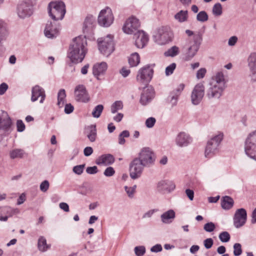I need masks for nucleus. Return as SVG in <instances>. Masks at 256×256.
<instances>
[{
	"instance_id": "obj_1",
	"label": "nucleus",
	"mask_w": 256,
	"mask_h": 256,
	"mask_svg": "<svg viewBox=\"0 0 256 256\" xmlns=\"http://www.w3.org/2000/svg\"><path fill=\"white\" fill-rule=\"evenodd\" d=\"M227 80L224 74L219 72L214 75L209 83L206 91V96L208 100H216L222 96L226 87Z\"/></svg>"
},
{
	"instance_id": "obj_2",
	"label": "nucleus",
	"mask_w": 256,
	"mask_h": 256,
	"mask_svg": "<svg viewBox=\"0 0 256 256\" xmlns=\"http://www.w3.org/2000/svg\"><path fill=\"white\" fill-rule=\"evenodd\" d=\"M202 36L200 34L194 35L192 40H189L182 47V58L188 61L192 59L198 52L200 41Z\"/></svg>"
},
{
	"instance_id": "obj_3",
	"label": "nucleus",
	"mask_w": 256,
	"mask_h": 256,
	"mask_svg": "<svg viewBox=\"0 0 256 256\" xmlns=\"http://www.w3.org/2000/svg\"><path fill=\"white\" fill-rule=\"evenodd\" d=\"M223 136L222 133L218 132L208 142L204 152L206 158H212L218 152L219 146L223 139Z\"/></svg>"
},
{
	"instance_id": "obj_4",
	"label": "nucleus",
	"mask_w": 256,
	"mask_h": 256,
	"mask_svg": "<svg viewBox=\"0 0 256 256\" xmlns=\"http://www.w3.org/2000/svg\"><path fill=\"white\" fill-rule=\"evenodd\" d=\"M244 148L246 154L256 161V130L248 134L244 142Z\"/></svg>"
},
{
	"instance_id": "obj_5",
	"label": "nucleus",
	"mask_w": 256,
	"mask_h": 256,
	"mask_svg": "<svg viewBox=\"0 0 256 256\" xmlns=\"http://www.w3.org/2000/svg\"><path fill=\"white\" fill-rule=\"evenodd\" d=\"M114 36L108 34L106 36L98 40V49L104 55L108 56L114 50Z\"/></svg>"
},
{
	"instance_id": "obj_6",
	"label": "nucleus",
	"mask_w": 256,
	"mask_h": 256,
	"mask_svg": "<svg viewBox=\"0 0 256 256\" xmlns=\"http://www.w3.org/2000/svg\"><path fill=\"white\" fill-rule=\"evenodd\" d=\"M48 13L54 20L62 19L66 13L64 3L62 2H50L48 5Z\"/></svg>"
},
{
	"instance_id": "obj_7",
	"label": "nucleus",
	"mask_w": 256,
	"mask_h": 256,
	"mask_svg": "<svg viewBox=\"0 0 256 256\" xmlns=\"http://www.w3.org/2000/svg\"><path fill=\"white\" fill-rule=\"evenodd\" d=\"M12 124V120L8 114L2 110L0 112V141L11 132Z\"/></svg>"
},
{
	"instance_id": "obj_8",
	"label": "nucleus",
	"mask_w": 256,
	"mask_h": 256,
	"mask_svg": "<svg viewBox=\"0 0 256 256\" xmlns=\"http://www.w3.org/2000/svg\"><path fill=\"white\" fill-rule=\"evenodd\" d=\"M156 42L159 44H165L172 39V33L168 26H162L159 28L154 36Z\"/></svg>"
},
{
	"instance_id": "obj_9",
	"label": "nucleus",
	"mask_w": 256,
	"mask_h": 256,
	"mask_svg": "<svg viewBox=\"0 0 256 256\" xmlns=\"http://www.w3.org/2000/svg\"><path fill=\"white\" fill-rule=\"evenodd\" d=\"M136 158L139 159L145 167H150L154 164L156 156L150 148L146 147L141 149Z\"/></svg>"
},
{
	"instance_id": "obj_10",
	"label": "nucleus",
	"mask_w": 256,
	"mask_h": 256,
	"mask_svg": "<svg viewBox=\"0 0 256 256\" xmlns=\"http://www.w3.org/2000/svg\"><path fill=\"white\" fill-rule=\"evenodd\" d=\"M153 73V69L150 66H144L138 72L136 80L140 84L146 86L151 80Z\"/></svg>"
},
{
	"instance_id": "obj_11",
	"label": "nucleus",
	"mask_w": 256,
	"mask_h": 256,
	"mask_svg": "<svg viewBox=\"0 0 256 256\" xmlns=\"http://www.w3.org/2000/svg\"><path fill=\"white\" fill-rule=\"evenodd\" d=\"M114 16L111 9L108 7L102 10L98 16V22L100 25L108 27L113 22Z\"/></svg>"
},
{
	"instance_id": "obj_12",
	"label": "nucleus",
	"mask_w": 256,
	"mask_h": 256,
	"mask_svg": "<svg viewBox=\"0 0 256 256\" xmlns=\"http://www.w3.org/2000/svg\"><path fill=\"white\" fill-rule=\"evenodd\" d=\"M204 94V86L203 82L196 84L191 94L192 102L197 105L202 100Z\"/></svg>"
},
{
	"instance_id": "obj_13",
	"label": "nucleus",
	"mask_w": 256,
	"mask_h": 256,
	"mask_svg": "<svg viewBox=\"0 0 256 256\" xmlns=\"http://www.w3.org/2000/svg\"><path fill=\"white\" fill-rule=\"evenodd\" d=\"M145 167L139 159L134 158L130 164V178L135 180L140 176Z\"/></svg>"
},
{
	"instance_id": "obj_14",
	"label": "nucleus",
	"mask_w": 256,
	"mask_h": 256,
	"mask_svg": "<svg viewBox=\"0 0 256 256\" xmlns=\"http://www.w3.org/2000/svg\"><path fill=\"white\" fill-rule=\"evenodd\" d=\"M87 42L85 36H79L73 39L70 46V49L78 50L81 52H84L86 54L87 52Z\"/></svg>"
},
{
	"instance_id": "obj_15",
	"label": "nucleus",
	"mask_w": 256,
	"mask_h": 256,
	"mask_svg": "<svg viewBox=\"0 0 256 256\" xmlns=\"http://www.w3.org/2000/svg\"><path fill=\"white\" fill-rule=\"evenodd\" d=\"M74 94L75 99L78 102L86 103L90 100L88 94L86 86L83 84H79L76 86Z\"/></svg>"
},
{
	"instance_id": "obj_16",
	"label": "nucleus",
	"mask_w": 256,
	"mask_h": 256,
	"mask_svg": "<svg viewBox=\"0 0 256 256\" xmlns=\"http://www.w3.org/2000/svg\"><path fill=\"white\" fill-rule=\"evenodd\" d=\"M140 26L139 20L134 16H131L126 22L122 30L124 32L132 34L136 31Z\"/></svg>"
},
{
	"instance_id": "obj_17",
	"label": "nucleus",
	"mask_w": 256,
	"mask_h": 256,
	"mask_svg": "<svg viewBox=\"0 0 256 256\" xmlns=\"http://www.w3.org/2000/svg\"><path fill=\"white\" fill-rule=\"evenodd\" d=\"M247 214L245 209L241 208L236 210L234 217V226L236 228L243 226L246 220Z\"/></svg>"
},
{
	"instance_id": "obj_18",
	"label": "nucleus",
	"mask_w": 256,
	"mask_h": 256,
	"mask_svg": "<svg viewBox=\"0 0 256 256\" xmlns=\"http://www.w3.org/2000/svg\"><path fill=\"white\" fill-rule=\"evenodd\" d=\"M20 213L18 208H12L8 206L0 207V221L6 222L9 217Z\"/></svg>"
},
{
	"instance_id": "obj_19",
	"label": "nucleus",
	"mask_w": 256,
	"mask_h": 256,
	"mask_svg": "<svg viewBox=\"0 0 256 256\" xmlns=\"http://www.w3.org/2000/svg\"><path fill=\"white\" fill-rule=\"evenodd\" d=\"M135 44L138 48H143L148 40V35L142 30H138L134 34Z\"/></svg>"
},
{
	"instance_id": "obj_20",
	"label": "nucleus",
	"mask_w": 256,
	"mask_h": 256,
	"mask_svg": "<svg viewBox=\"0 0 256 256\" xmlns=\"http://www.w3.org/2000/svg\"><path fill=\"white\" fill-rule=\"evenodd\" d=\"M157 189L159 192H170L175 189V184L171 180H161L157 184Z\"/></svg>"
},
{
	"instance_id": "obj_21",
	"label": "nucleus",
	"mask_w": 256,
	"mask_h": 256,
	"mask_svg": "<svg viewBox=\"0 0 256 256\" xmlns=\"http://www.w3.org/2000/svg\"><path fill=\"white\" fill-rule=\"evenodd\" d=\"M39 98H40V102L42 104L46 98L45 92L42 88L36 85L32 88L31 100L34 102Z\"/></svg>"
},
{
	"instance_id": "obj_22",
	"label": "nucleus",
	"mask_w": 256,
	"mask_h": 256,
	"mask_svg": "<svg viewBox=\"0 0 256 256\" xmlns=\"http://www.w3.org/2000/svg\"><path fill=\"white\" fill-rule=\"evenodd\" d=\"M32 13V6L30 4L22 3L18 6V14L20 18H24Z\"/></svg>"
},
{
	"instance_id": "obj_23",
	"label": "nucleus",
	"mask_w": 256,
	"mask_h": 256,
	"mask_svg": "<svg viewBox=\"0 0 256 256\" xmlns=\"http://www.w3.org/2000/svg\"><path fill=\"white\" fill-rule=\"evenodd\" d=\"M192 142L191 137L187 134L182 132L176 136V142L177 146L180 147H186Z\"/></svg>"
},
{
	"instance_id": "obj_24",
	"label": "nucleus",
	"mask_w": 256,
	"mask_h": 256,
	"mask_svg": "<svg viewBox=\"0 0 256 256\" xmlns=\"http://www.w3.org/2000/svg\"><path fill=\"white\" fill-rule=\"evenodd\" d=\"M86 54L78 50H75L70 48L68 56L72 63H80L82 62Z\"/></svg>"
},
{
	"instance_id": "obj_25",
	"label": "nucleus",
	"mask_w": 256,
	"mask_h": 256,
	"mask_svg": "<svg viewBox=\"0 0 256 256\" xmlns=\"http://www.w3.org/2000/svg\"><path fill=\"white\" fill-rule=\"evenodd\" d=\"M154 96V90L152 88L144 89L141 96L140 103L142 105L147 104L153 98Z\"/></svg>"
},
{
	"instance_id": "obj_26",
	"label": "nucleus",
	"mask_w": 256,
	"mask_h": 256,
	"mask_svg": "<svg viewBox=\"0 0 256 256\" xmlns=\"http://www.w3.org/2000/svg\"><path fill=\"white\" fill-rule=\"evenodd\" d=\"M59 28H54L52 22L48 23L44 30L45 36L48 38H53L56 37L58 34Z\"/></svg>"
},
{
	"instance_id": "obj_27",
	"label": "nucleus",
	"mask_w": 256,
	"mask_h": 256,
	"mask_svg": "<svg viewBox=\"0 0 256 256\" xmlns=\"http://www.w3.org/2000/svg\"><path fill=\"white\" fill-rule=\"evenodd\" d=\"M114 161V156L110 154L101 156L96 160V164L98 165L108 166L112 164Z\"/></svg>"
},
{
	"instance_id": "obj_28",
	"label": "nucleus",
	"mask_w": 256,
	"mask_h": 256,
	"mask_svg": "<svg viewBox=\"0 0 256 256\" xmlns=\"http://www.w3.org/2000/svg\"><path fill=\"white\" fill-rule=\"evenodd\" d=\"M175 212L172 210H170L164 212L160 216L162 222L164 224H170L175 218Z\"/></svg>"
},
{
	"instance_id": "obj_29",
	"label": "nucleus",
	"mask_w": 256,
	"mask_h": 256,
	"mask_svg": "<svg viewBox=\"0 0 256 256\" xmlns=\"http://www.w3.org/2000/svg\"><path fill=\"white\" fill-rule=\"evenodd\" d=\"M107 68V65H94L93 74L98 80H99V76L104 75Z\"/></svg>"
},
{
	"instance_id": "obj_30",
	"label": "nucleus",
	"mask_w": 256,
	"mask_h": 256,
	"mask_svg": "<svg viewBox=\"0 0 256 256\" xmlns=\"http://www.w3.org/2000/svg\"><path fill=\"white\" fill-rule=\"evenodd\" d=\"M234 204L233 199L229 196H224L221 200V206L224 210H228L230 209L233 206Z\"/></svg>"
},
{
	"instance_id": "obj_31",
	"label": "nucleus",
	"mask_w": 256,
	"mask_h": 256,
	"mask_svg": "<svg viewBox=\"0 0 256 256\" xmlns=\"http://www.w3.org/2000/svg\"><path fill=\"white\" fill-rule=\"evenodd\" d=\"M26 154L24 150L20 148H14L10 152V156L12 159L22 158Z\"/></svg>"
},
{
	"instance_id": "obj_32",
	"label": "nucleus",
	"mask_w": 256,
	"mask_h": 256,
	"mask_svg": "<svg viewBox=\"0 0 256 256\" xmlns=\"http://www.w3.org/2000/svg\"><path fill=\"white\" fill-rule=\"evenodd\" d=\"M86 136L91 142L96 140V129L95 126H89L86 130Z\"/></svg>"
},
{
	"instance_id": "obj_33",
	"label": "nucleus",
	"mask_w": 256,
	"mask_h": 256,
	"mask_svg": "<svg viewBox=\"0 0 256 256\" xmlns=\"http://www.w3.org/2000/svg\"><path fill=\"white\" fill-rule=\"evenodd\" d=\"M8 34V31L6 24L0 20V42L5 40Z\"/></svg>"
},
{
	"instance_id": "obj_34",
	"label": "nucleus",
	"mask_w": 256,
	"mask_h": 256,
	"mask_svg": "<svg viewBox=\"0 0 256 256\" xmlns=\"http://www.w3.org/2000/svg\"><path fill=\"white\" fill-rule=\"evenodd\" d=\"M38 244V250L42 252L47 250L50 248L49 246L46 244V238L42 236L39 238Z\"/></svg>"
},
{
	"instance_id": "obj_35",
	"label": "nucleus",
	"mask_w": 256,
	"mask_h": 256,
	"mask_svg": "<svg viewBox=\"0 0 256 256\" xmlns=\"http://www.w3.org/2000/svg\"><path fill=\"white\" fill-rule=\"evenodd\" d=\"M180 52V49L176 46H173L170 48L168 49L164 53L166 56L174 57L177 56Z\"/></svg>"
},
{
	"instance_id": "obj_36",
	"label": "nucleus",
	"mask_w": 256,
	"mask_h": 256,
	"mask_svg": "<svg viewBox=\"0 0 256 256\" xmlns=\"http://www.w3.org/2000/svg\"><path fill=\"white\" fill-rule=\"evenodd\" d=\"M66 96V92L64 90H60L58 95V105L59 107H62L65 102V98Z\"/></svg>"
},
{
	"instance_id": "obj_37",
	"label": "nucleus",
	"mask_w": 256,
	"mask_h": 256,
	"mask_svg": "<svg viewBox=\"0 0 256 256\" xmlns=\"http://www.w3.org/2000/svg\"><path fill=\"white\" fill-rule=\"evenodd\" d=\"M175 18L180 22H184L188 19V12L186 10H180L175 15Z\"/></svg>"
},
{
	"instance_id": "obj_38",
	"label": "nucleus",
	"mask_w": 256,
	"mask_h": 256,
	"mask_svg": "<svg viewBox=\"0 0 256 256\" xmlns=\"http://www.w3.org/2000/svg\"><path fill=\"white\" fill-rule=\"evenodd\" d=\"M129 64H139L140 56L137 52L132 54L128 58Z\"/></svg>"
},
{
	"instance_id": "obj_39",
	"label": "nucleus",
	"mask_w": 256,
	"mask_h": 256,
	"mask_svg": "<svg viewBox=\"0 0 256 256\" xmlns=\"http://www.w3.org/2000/svg\"><path fill=\"white\" fill-rule=\"evenodd\" d=\"M104 106L102 104L96 106L92 112V116L95 118H98L102 112Z\"/></svg>"
},
{
	"instance_id": "obj_40",
	"label": "nucleus",
	"mask_w": 256,
	"mask_h": 256,
	"mask_svg": "<svg viewBox=\"0 0 256 256\" xmlns=\"http://www.w3.org/2000/svg\"><path fill=\"white\" fill-rule=\"evenodd\" d=\"M123 108L122 102L121 101H116L111 106V112L112 114L116 112Z\"/></svg>"
},
{
	"instance_id": "obj_41",
	"label": "nucleus",
	"mask_w": 256,
	"mask_h": 256,
	"mask_svg": "<svg viewBox=\"0 0 256 256\" xmlns=\"http://www.w3.org/2000/svg\"><path fill=\"white\" fill-rule=\"evenodd\" d=\"M136 186L134 185L132 186H125L124 190L130 198H133L136 192Z\"/></svg>"
},
{
	"instance_id": "obj_42",
	"label": "nucleus",
	"mask_w": 256,
	"mask_h": 256,
	"mask_svg": "<svg viewBox=\"0 0 256 256\" xmlns=\"http://www.w3.org/2000/svg\"><path fill=\"white\" fill-rule=\"evenodd\" d=\"M94 20L92 16H88L85 19L84 23V26L85 28H92L93 27V24Z\"/></svg>"
},
{
	"instance_id": "obj_43",
	"label": "nucleus",
	"mask_w": 256,
	"mask_h": 256,
	"mask_svg": "<svg viewBox=\"0 0 256 256\" xmlns=\"http://www.w3.org/2000/svg\"><path fill=\"white\" fill-rule=\"evenodd\" d=\"M208 15L205 11H201L196 16V20L198 22H205L208 20Z\"/></svg>"
},
{
	"instance_id": "obj_44",
	"label": "nucleus",
	"mask_w": 256,
	"mask_h": 256,
	"mask_svg": "<svg viewBox=\"0 0 256 256\" xmlns=\"http://www.w3.org/2000/svg\"><path fill=\"white\" fill-rule=\"evenodd\" d=\"M130 136V133L128 130L122 131L118 136V144H124L126 140L124 138H128Z\"/></svg>"
},
{
	"instance_id": "obj_45",
	"label": "nucleus",
	"mask_w": 256,
	"mask_h": 256,
	"mask_svg": "<svg viewBox=\"0 0 256 256\" xmlns=\"http://www.w3.org/2000/svg\"><path fill=\"white\" fill-rule=\"evenodd\" d=\"M219 238L221 242H226L230 240V235L227 232H223L219 234Z\"/></svg>"
},
{
	"instance_id": "obj_46",
	"label": "nucleus",
	"mask_w": 256,
	"mask_h": 256,
	"mask_svg": "<svg viewBox=\"0 0 256 256\" xmlns=\"http://www.w3.org/2000/svg\"><path fill=\"white\" fill-rule=\"evenodd\" d=\"M212 12L216 16H220L222 14V6L220 4L217 3L213 7Z\"/></svg>"
},
{
	"instance_id": "obj_47",
	"label": "nucleus",
	"mask_w": 256,
	"mask_h": 256,
	"mask_svg": "<svg viewBox=\"0 0 256 256\" xmlns=\"http://www.w3.org/2000/svg\"><path fill=\"white\" fill-rule=\"evenodd\" d=\"M216 228V226L214 223L209 222L206 224L204 226V229L205 231L208 232H213Z\"/></svg>"
},
{
	"instance_id": "obj_48",
	"label": "nucleus",
	"mask_w": 256,
	"mask_h": 256,
	"mask_svg": "<svg viewBox=\"0 0 256 256\" xmlns=\"http://www.w3.org/2000/svg\"><path fill=\"white\" fill-rule=\"evenodd\" d=\"M134 252L137 256H142L146 252V248L144 246H138L134 248Z\"/></svg>"
},
{
	"instance_id": "obj_49",
	"label": "nucleus",
	"mask_w": 256,
	"mask_h": 256,
	"mask_svg": "<svg viewBox=\"0 0 256 256\" xmlns=\"http://www.w3.org/2000/svg\"><path fill=\"white\" fill-rule=\"evenodd\" d=\"M234 254L235 256H238L242 253V246L239 243H236L234 246Z\"/></svg>"
},
{
	"instance_id": "obj_50",
	"label": "nucleus",
	"mask_w": 256,
	"mask_h": 256,
	"mask_svg": "<svg viewBox=\"0 0 256 256\" xmlns=\"http://www.w3.org/2000/svg\"><path fill=\"white\" fill-rule=\"evenodd\" d=\"M184 88V84H180L173 90L172 94L179 96Z\"/></svg>"
},
{
	"instance_id": "obj_51",
	"label": "nucleus",
	"mask_w": 256,
	"mask_h": 256,
	"mask_svg": "<svg viewBox=\"0 0 256 256\" xmlns=\"http://www.w3.org/2000/svg\"><path fill=\"white\" fill-rule=\"evenodd\" d=\"M84 167V164H80L74 166L73 168V172L78 175L81 174L83 172Z\"/></svg>"
},
{
	"instance_id": "obj_52",
	"label": "nucleus",
	"mask_w": 256,
	"mask_h": 256,
	"mask_svg": "<svg viewBox=\"0 0 256 256\" xmlns=\"http://www.w3.org/2000/svg\"><path fill=\"white\" fill-rule=\"evenodd\" d=\"M50 186L49 182L47 180L43 181L40 184V188L42 192H46Z\"/></svg>"
},
{
	"instance_id": "obj_53",
	"label": "nucleus",
	"mask_w": 256,
	"mask_h": 256,
	"mask_svg": "<svg viewBox=\"0 0 256 256\" xmlns=\"http://www.w3.org/2000/svg\"><path fill=\"white\" fill-rule=\"evenodd\" d=\"M156 122V120L154 118H149L146 121V126L148 128H152Z\"/></svg>"
},
{
	"instance_id": "obj_54",
	"label": "nucleus",
	"mask_w": 256,
	"mask_h": 256,
	"mask_svg": "<svg viewBox=\"0 0 256 256\" xmlns=\"http://www.w3.org/2000/svg\"><path fill=\"white\" fill-rule=\"evenodd\" d=\"M206 72V70L205 68H201L198 70L196 72V78L198 79L203 78Z\"/></svg>"
},
{
	"instance_id": "obj_55",
	"label": "nucleus",
	"mask_w": 256,
	"mask_h": 256,
	"mask_svg": "<svg viewBox=\"0 0 256 256\" xmlns=\"http://www.w3.org/2000/svg\"><path fill=\"white\" fill-rule=\"evenodd\" d=\"M115 173V171L113 168L110 166L104 170V174L108 177L112 176Z\"/></svg>"
},
{
	"instance_id": "obj_56",
	"label": "nucleus",
	"mask_w": 256,
	"mask_h": 256,
	"mask_svg": "<svg viewBox=\"0 0 256 256\" xmlns=\"http://www.w3.org/2000/svg\"><path fill=\"white\" fill-rule=\"evenodd\" d=\"M130 72V70L126 66H123L120 70V73L122 74V76L126 78L128 76Z\"/></svg>"
},
{
	"instance_id": "obj_57",
	"label": "nucleus",
	"mask_w": 256,
	"mask_h": 256,
	"mask_svg": "<svg viewBox=\"0 0 256 256\" xmlns=\"http://www.w3.org/2000/svg\"><path fill=\"white\" fill-rule=\"evenodd\" d=\"M213 244L214 241L212 238H208L204 241V246L206 249L211 248Z\"/></svg>"
},
{
	"instance_id": "obj_58",
	"label": "nucleus",
	"mask_w": 256,
	"mask_h": 256,
	"mask_svg": "<svg viewBox=\"0 0 256 256\" xmlns=\"http://www.w3.org/2000/svg\"><path fill=\"white\" fill-rule=\"evenodd\" d=\"M176 65H169L166 68L165 73L166 76L172 74L176 69Z\"/></svg>"
},
{
	"instance_id": "obj_59",
	"label": "nucleus",
	"mask_w": 256,
	"mask_h": 256,
	"mask_svg": "<svg viewBox=\"0 0 256 256\" xmlns=\"http://www.w3.org/2000/svg\"><path fill=\"white\" fill-rule=\"evenodd\" d=\"M250 76L253 80H256V65H250Z\"/></svg>"
},
{
	"instance_id": "obj_60",
	"label": "nucleus",
	"mask_w": 256,
	"mask_h": 256,
	"mask_svg": "<svg viewBox=\"0 0 256 256\" xmlns=\"http://www.w3.org/2000/svg\"><path fill=\"white\" fill-rule=\"evenodd\" d=\"M17 130L18 132H23L25 129V126L21 120H18L16 122Z\"/></svg>"
},
{
	"instance_id": "obj_61",
	"label": "nucleus",
	"mask_w": 256,
	"mask_h": 256,
	"mask_svg": "<svg viewBox=\"0 0 256 256\" xmlns=\"http://www.w3.org/2000/svg\"><path fill=\"white\" fill-rule=\"evenodd\" d=\"M249 64H256V53H252L248 58Z\"/></svg>"
},
{
	"instance_id": "obj_62",
	"label": "nucleus",
	"mask_w": 256,
	"mask_h": 256,
	"mask_svg": "<svg viewBox=\"0 0 256 256\" xmlns=\"http://www.w3.org/2000/svg\"><path fill=\"white\" fill-rule=\"evenodd\" d=\"M162 246L160 244H156L150 248V251L153 252H158L162 250Z\"/></svg>"
},
{
	"instance_id": "obj_63",
	"label": "nucleus",
	"mask_w": 256,
	"mask_h": 256,
	"mask_svg": "<svg viewBox=\"0 0 256 256\" xmlns=\"http://www.w3.org/2000/svg\"><path fill=\"white\" fill-rule=\"evenodd\" d=\"M86 172L88 174H95L98 172V168L96 166L88 167Z\"/></svg>"
},
{
	"instance_id": "obj_64",
	"label": "nucleus",
	"mask_w": 256,
	"mask_h": 256,
	"mask_svg": "<svg viewBox=\"0 0 256 256\" xmlns=\"http://www.w3.org/2000/svg\"><path fill=\"white\" fill-rule=\"evenodd\" d=\"M8 89V85L4 82L0 84V95L4 94Z\"/></svg>"
}]
</instances>
